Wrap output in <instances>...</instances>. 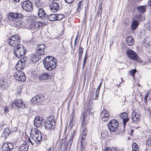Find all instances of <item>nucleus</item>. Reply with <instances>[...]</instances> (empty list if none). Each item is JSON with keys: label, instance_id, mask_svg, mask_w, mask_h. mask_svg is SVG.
I'll return each instance as SVG.
<instances>
[{"label": "nucleus", "instance_id": "f257e3e1", "mask_svg": "<svg viewBox=\"0 0 151 151\" xmlns=\"http://www.w3.org/2000/svg\"><path fill=\"white\" fill-rule=\"evenodd\" d=\"M57 63L56 59L52 56H48L43 60L45 68L49 71H51L56 67Z\"/></svg>", "mask_w": 151, "mask_h": 151}, {"label": "nucleus", "instance_id": "f03ea898", "mask_svg": "<svg viewBox=\"0 0 151 151\" xmlns=\"http://www.w3.org/2000/svg\"><path fill=\"white\" fill-rule=\"evenodd\" d=\"M30 137L33 141L36 143H39L41 142L42 136L40 131L37 129L33 128L31 130Z\"/></svg>", "mask_w": 151, "mask_h": 151}, {"label": "nucleus", "instance_id": "7ed1b4c3", "mask_svg": "<svg viewBox=\"0 0 151 151\" xmlns=\"http://www.w3.org/2000/svg\"><path fill=\"white\" fill-rule=\"evenodd\" d=\"M21 37L19 35L16 34L10 36L7 40V42L9 45L15 47L21 45Z\"/></svg>", "mask_w": 151, "mask_h": 151}, {"label": "nucleus", "instance_id": "20e7f679", "mask_svg": "<svg viewBox=\"0 0 151 151\" xmlns=\"http://www.w3.org/2000/svg\"><path fill=\"white\" fill-rule=\"evenodd\" d=\"M56 124L55 117L53 115L49 116L45 121V127L46 129H53Z\"/></svg>", "mask_w": 151, "mask_h": 151}, {"label": "nucleus", "instance_id": "39448f33", "mask_svg": "<svg viewBox=\"0 0 151 151\" xmlns=\"http://www.w3.org/2000/svg\"><path fill=\"white\" fill-rule=\"evenodd\" d=\"M26 52V48L22 45L15 47L14 49V55L17 58H19L24 56Z\"/></svg>", "mask_w": 151, "mask_h": 151}, {"label": "nucleus", "instance_id": "423d86ee", "mask_svg": "<svg viewBox=\"0 0 151 151\" xmlns=\"http://www.w3.org/2000/svg\"><path fill=\"white\" fill-rule=\"evenodd\" d=\"M126 54L128 57L132 60L136 61L139 63L142 62L137 54L131 49L127 50Z\"/></svg>", "mask_w": 151, "mask_h": 151}, {"label": "nucleus", "instance_id": "0eeeda50", "mask_svg": "<svg viewBox=\"0 0 151 151\" xmlns=\"http://www.w3.org/2000/svg\"><path fill=\"white\" fill-rule=\"evenodd\" d=\"M24 16L20 13L16 12H11L8 14L9 20L12 22H13L19 19H22Z\"/></svg>", "mask_w": 151, "mask_h": 151}, {"label": "nucleus", "instance_id": "6e6552de", "mask_svg": "<svg viewBox=\"0 0 151 151\" xmlns=\"http://www.w3.org/2000/svg\"><path fill=\"white\" fill-rule=\"evenodd\" d=\"M107 124L109 131L111 132H114L117 130L119 126V122L116 119H113L109 122Z\"/></svg>", "mask_w": 151, "mask_h": 151}, {"label": "nucleus", "instance_id": "1a4fd4ad", "mask_svg": "<svg viewBox=\"0 0 151 151\" xmlns=\"http://www.w3.org/2000/svg\"><path fill=\"white\" fill-rule=\"evenodd\" d=\"M21 5L23 9L27 12H31L33 9L32 2L28 0L24 1L22 2Z\"/></svg>", "mask_w": 151, "mask_h": 151}, {"label": "nucleus", "instance_id": "9d476101", "mask_svg": "<svg viewBox=\"0 0 151 151\" xmlns=\"http://www.w3.org/2000/svg\"><path fill=\"white\" fill-rule=\"evenodd\" d=\"M92 113L89 110H87L84 111L83 114L82 121L81 124L86 125L91 115H92Z\"/></svg>", "mask_w": 151, "mask_h": 151}, {"label": "nucleus", "instance_id": "9b49d317", "mask_svg": "<svg viewBox=\"0 0 151 151\" xmlns=\"http://www.w3.org/2000/svg\"><path fill=\"white\" fill-rule=\"evenodd\" d=\"M25 104L22 100L18 99L14 100L11 104L12 107L13 108H23L25 107Z\"/></svg>", "mask_w": 151, "mask_h": 151}, {"label": "nucleus", "instance_id": "f8f14e48", "mask_svg": "<svg viewBox=\"0 0 151 151\" xmlns=\"http://www.w3.org/2000/svg\"><path fill=\"white\" fill-rule=\"evenodd\" d=\"M27 58L23 57L20 59L16 66V68L17 71H20L25 67V63L27 62Z\"/></svg>", "mask_w": 151, "mask_h": 151}, {"label": "nucleus", "instance_id": "ddd939ff", "mask_svg": "<svg viewBox=\"0 0 151 151\" xmlns=\"http://www.w3.org/2000/svg\"><path fill=\"white\" fill-rule=\"evenodd\" d=\"M46 47V45L44 44L37 45L36 52V55L37 56V57L44 55L45 50Z\"/></svg>", "mask_w": 151, "mask_h": 151}, {"label": "nucleus", "instance_id": "4468645a", "mask_svg": "<svg viewBox=\"0 0 151 151\" xmlns=\"http://www.w3.org/2000/svg\"><path fill=\"white\" fill-rule=\"evenodd\" d=\"M15 78L18 81H24L26 79V77L24 73L22 71H17L14 74Z\"/></svg>", "mask_w": 151, "mask_h": 151}, {"label": "nucleus", "instance_id": "2eb2a0df", "mask_svg": "<svg viewBox=\"0 0 151 151\" xmlns=\"http://www.w3.org/2000/svg\"><path fill=\"white\" fill-rule=\"evenodd\" d=\"M66 139H62L59 141L57 146L58 149L62 151H66L68 147V143Z\"/></svg>", "mask_w": 151, "mask_h": 151}, {"label": "nucleus", "instance_id": "dca6fc26", "mask_svg": "<svg viewBox=\"0 0 151 151\" xmlns=\"http://www.w3.org/2000/svg\"><path fill=\"white\" fill-rule=\"evenodd\" d=\"M101 120L104 122L108 121L110 117V114L106 109L103 110L100 114Z\"/></svg>", "mask_w": 151, "mask_h": 151}, {"label": "nucleus", "instance_id": "f3484780", "mask_svg": "<svg viewBox=\"0 0 151 151\" xmlns=\"http://www.w3.org/2000/svg\"><path fill=\"white\" fill-rule=\"evenodd\" d=\"M141 115L138 112L134 110L132 112V120L134 123H138L140 121Z\"/></svg>", "mask_w": 151, "mask_h": 151}, {"label": "nucleus", "instance_id": "a211bd4d", "mask_svg": "<svg viewBox=\"0 0 151 151\" xmlns=\"http://www.w3.org/2000/svg\"><path fill=\"white\" fill-rule=\"evenodd\" d=\"M119 118L123 120L124 127H125L127 123L129 120L128 114L126 112H123L120 114Z\"/></svg>", "mask_w": 151, "mask_h": 151}, {"label": "nucleus", "instance_id": "6ab92c4d", "mask_svg": "<svg viewBox=\"0 0 151 151\" xmlns=\"http://www.w3.org/2000/svg\"><path fill=\"white\" fill-rule=\"evenodd\" d=\"M82 131L81 138V140L85 141L87 135V128L86 125L81 124Z\"/></svg>", "mask_w": 151, "mask_h": 151}, {"label": "nucleus", "instance_id": "aec40b11", "mask_svg": "<svg viewBox=\"0 0 151 151\" xmlns=\"http://www.w3.org/2000/svg\"><path fill=\"white\" fill-rule=\"evenodd\" d=\"M13 147V145L12 143L6 142L1 147V148L3 151H11Z\"/></svg>", "mask_w": 151, "mask_h": 151}, {"label": "nucleus", "instance_id": "412c9836", "mask_svg": "<svg viewBox=\"0 0 151 151\" xmlns=\"http://www.w3.org/2000/svg\"><path fill=\"white\" fill-rule=\"evenodd\" d=\"M43 99V97L41 95H38L32 98L31 100L32 104H36L37 103H40L42 101Z\"/></svg>", "mask_w": 151, "mask_h": 151}, {"label": "nucleus", "instance_id": "4be33fe9", "mask_svg": "<svg viewBox=\"0 0 151 151\" xmlns=\"http://www.w3.org/2000/svg\"><path fill=\"white\" fill-rule=\"evenodd\" d=\"M42 119L41 116H37L35 117L34 121V125L36 127L39 128L42 124Z\"/></svg>", "mask_w": 151, "mask_h": 151}, {"label": "nucleus", "instance_id": "5701e85b", "mask_svg": "<svg viewBox=\"0 0 151 151\" xmlns=\"http://www.w3.org/2000/svg\"><path fill=\"white\" fill-rule=\"evenodd\" d=\"M51 11L53 12H56L59 9V5L58 3L51 2L49 5Z\"/></svg>", "mask_w": 151, "mask_h": 151}, {"label": "nucleus", "instance_id": "b1692460", "mask_svg": "<svg viewBox=\"0 0 151 151\" xmlns=\"http://www.w3.org/2000/svg\"><path fill=\"white\" fill-rule=\"evenodd\" d=\"M51 77V75L46 73H42L38 76V79L40 81L47 80L49 79Z\"/></svg>", "mask_w": 151, "mask_h": 151}, {"label": "nucleus", "instance_id": "393cba45", "mask_svg": "<svg viewBox=\"0 0 151 151\" xmlns=\"http://www.w3.org/2000/svg\"><path fill=\"white\" fill-rule=\"evenodd\" d=\"M38 10L37 15L41 18L46 19L48 17V15L45 12L42 8H39Z\"/></svg>", "mask_w": 151, "mask_h": 151}, {"label": "nucleus", "instance_id": "a878e982", "mask_svg": "<svg viewBox=\"0 0 151 151\" xmlns=\"http://www.w3.org/2000/svg\"><path fill=\"white\" fill-rule=\"evenodd\" d=\"M24 139H23L24 142L26 143L28 145L29 144V145H31L32 146L34 144V142H35L33 141H32L29 136L27 135L26 134L25 136L24 137Z\"/></svg>", "mask_w": 151, "mask_h": 151}, {"label": "nucleus", "instance_id": "bb28decb", "mask_svg": "<svg viewBox=\"0 0 151 151\" xmlns=\"http://www.w3.org/2000/svg\"><path fill=\"white\" fill-rule=\"evenodd\" d=\"M125 41L126 43L128 46H133L134 43V39L131 36H129L126 37Z\"/></svg>", "mask_w": 151, "mask_h": 151}, {"label": "nucleus", "instance_id": "cd10ccee", "mask_svg": "<svg viewBox=\"0 0 151 151\" xmlns=\"http://www.w3.org/2000/svg\"><path fill=\"white\" fill-rule=\"evenodd\" d=\"M139 22L136 19L133 18V21L132 22L131 26V29L132 30H135L139 25Z\"/></svg>", "mask_w": 151, "mask_h": 151}, {"label": "nucleus", "instance_id": "c85d7f7f", "mask_svg": "<svg viewBox=\"0 0 151 151\" xmlns=\"http://www.w3.org/2000/svg\"><path fill=\"white\" fill-rule=\"evenodd\" d=\"M133 18H134V19H136L139 22L144 21L145 19V17L144 16H142V14H136Z\"/></svg>", "mask_w": 151, "mask_h": 151}, {"label": "nucleus", "instance_id": "c756f323", "mask_svg": "<svg viewBox=\"0 0 151 151\" xmlns=\"http://www.w3.org/2000/svg\"><path fill=\"white\" fill-rule=\"evenodd\" d=\"M45 25V22H42L40 21L36 22L34 24V30L38 29Z\"/></svg>", "mask_w": 151, "mask_h": 151}, {"label": "nucleus", "instance_id": "7c9ffc66", "mask_svg": "<svg viewBox=\"0 0 151 151\" xmlns=\"http://www.w3.org/2000/svg\"><path fill=\"white\" fill-rule=\"evenodd\" d=\"M29 145L25 142L23 143L19 146L18 151H28Z\"/></svg>", "mask_w": 151, "mask_h": 151}, {"label": "nucleus", "instance_id": "2f4dec72", "mask_svg": "<svg viewBox=\"0 0 151 151\" xmlns=\"http://www.w3.org/2000/svg\"><path fill=\"white\" fill-rule=\"evenodd\" d=\"M21 19H19L13 22L14 27L16 28H22L23 27V26H22L23 22L21 20Z\"/></svg>", "mask_w": 151, "mask_h": 151}, {"label": "nucleus", "instance_id": "473e14b6", "mask_svg": "<svg viewBox=\"0 0 151 151\" xmlns=\"http://www.w3.org/2000/svg\"><path fill=\"white\" fill-rule=\"evenodd\" d=\"M147 6L146 5L141 6H138L137 9L139 13L141 14L144 13L146 11Z\"/></svg>", "mask_w": 151, "mask_h": 151}, {"label": "nucleus", "instance_id": "72a5a7b5", "mask_svg": "<svg viewBox=\"0 0 151 151\" xmlns=\"http://www.w3.org/2000/svg\"><path fill=\"white\" fill-rule=\"evenodd\" d=\"M83 48L81 47V43L80 45V46L78 50V60L80 61L81 60L83 55Z\"/></svg>", "mask_w": 151, "mask_h": 151}, {"label": "nucleus", "instance_id": "f704fd0d", "mask_svg": "<svg viewBox=\"0 0 151 151\" xmlns=\"http://www.w3.org/2000/svg\"><path fill=\"white\" fill-rule=\"evenodd\" d=\"M76 135V131L74 130L73 132L71 133V136L70 139L68 140V144L70 145V147L73 143V140L74 137Z\"/></svg>", "mask_w": 151, "mask_h": 151}, {"label": "nucleus", "instance_id": "c9c22d12", "mask_svg": "<svg viewBox=\"0 0 151 151\" xmlns=\"http://www.w3.org/2000/svg\"><path fill=\"white\" fill-rule=\"evenodd\" d=\"M102 85V82L101 81L99 84L98 86L95 93V97L93 99L95 100H98V97L100 93V89Z\"/></svg>", "mask_w": 151, "mask_h": 151}, {"label": "nucleus", "instance_id": "e433bc0d", "mask_svg": "<svg viewBox=\"0 0 151 151\" xmlns=\"http://www.w3.org/2000/svg\"><path fill=\"white\" fill-rule=\"evenodd\" d=\"M86 143L85 141L81 140V146L80 148V151H84L85 150Z\"/></svg>", "mask_w": 151, "mask_h": 151}, {"label": "nucleus", "instance_id": "4c0bfd02", "mask_svg": "<svg viewBox=\"0 0 151 151\" xmlns=\"http://www.w3.org/2000/svg\"><path fill=\"white\" fill-rule=\"evenodd\" d=\"M32 21L30 22L29 21L27 23L26 26L27 28L28 29H34V24L33 23V22H34V21L32 20H31Z\"/></svg>", "mask_w": 151, "mask_h": 151}, {"label": "nucleus", "instance_id": "58836bf2", "mask_svg": "<svg viewBox=\"0 0 151 151\" xmlns=\"http://www.w3.org/2000/svg\"><path fill=\"white\" fill-rule=\"evenodd\" d=\"M102 0L101 2V3L99 4V8L97 12V14L99 17H100H100H101L102 10Z\"/></svg>", "mask_w": 151, "mask_h": 151}, {"label": "nucleus", "instance_id": "ea45409f", "mask_svg": "<svg viewBox=\"0 0 151 151\" xmlns=\"http://www.w3.org/2000/svg\"><path fill=\"white\" fill-rule=\"evenodd\" d=\"M132 151H139V149L138 145L135 142H134L132 145Z\"/></svg>", "mask_w": 151, "mask_h": 151}, {"label": "nucleus", "instance_id": "a19ab883", "mask_svg": "<svg viewBox=\"0 0 151 151\" xmlns=\"http://www.w3.org/2000/svg\"><path fill=\"white\" fill-rule=\"evenodd\" d=\"M144 42L145 45L150 46L151 45V40L148 38H146L144 40Z\"/></svg>", "mask_w": 151, "mask_h": 151}, {"label": "nucleus", "instance_id": "79ce46f5", "mask_svg": "<svg viewBox=\"0 0 151 151\" xmlns=\"http://www.w3.org/2000/svg\"><path fill=\"white\" fill-rule=\"evenodd\" d=\"M71 117L70 118V122L69 123V126H70L71 127H73V119L75 116V113H74V111L71 114Z\"/></svg>", "mask_w": 151, "mask_h": 151}, {"label": "nucleus", "instance_id": "37998d69", "mask_svg": "<svg viewBox=\"0 0 151 151\" xmlns=\"http://www.w3.org/2000/svg\"><path fill=\"white\" fill-rule=\"evenodd\" d=\"M55 14H50L49 16H48L47 18L50 21H56V15Z\"/></svg>", "mask_w": 151, "mask_h": 151}, {"label": "nucleus", "instance_id": "c03bdc74", "mask_svg": "<svg viewBox=\"0 0 151 151\" xmlns=\"http://www.w3.org/2000/svg\"><path fill=\"white\" fill-rule=\"evenodd\" d=\"M39 58H37V56L34 54H32L30 57V59L31 61L34 63H35L38 61Z\"/></svg>", "mask_w": 151, "mask_h": 151}, {"label": "nucleus", "instance_id": "a18cd8bd", "mask_svg": "<svg viewBox=\"0 0 151 151\" xmlns=\"http://www.w3.org/2000/svg\"><path fill=\"white\" fill-rule=\"evenodd\" d=\"M55 15L56 21L61 20L64 17V15L63 14H56Z\"/></svg>", "mask_w": 151, "mask_h": 151}, {"label": "nucleus", "instance_id": "49530a36", "mask_svg": "<svg viewBox=\"0 0 151 151\" xmlns=\"http://www.w3.org/2000/svg\"><path fill=\"white\" fill-rule=\"evenodd\" d=\"M137 72V70L136 69L130 70L129 72V75L132 76L134 78L135 77V74Z\"/></svg>", "mask_w": 151, "mask_h": 151}, {"label": "nucleus", "instance_id": "de8ad7c7", "mask_svg": "<svg viewBox=\"0 0 151 151\" xmlns=\"http://www.w3.org/2000/svg\"><path fill=\"white\" fill-rule=\"evenodd\" d=\"M34 4L38 8H39L41 6V3L40 0H34Z\"/></svg>", "mask_w": 151, "mask_h": 151}, {"label": "nucleus", "instance_id": "09e8293b", "mask_svg": "<svg viewBox=\"0 0 151 151\" xmlns=\"http://www.w3.org/2000/svg\"><path fill=\"white\" fill-rule=\"evenodd\" d=\"M6 84V82L4 81V79H2L0 80V86L1 88H5Z\"/></svg>", "mask_w": 151, "mask_h": 151}, {"label": "nucleus", "instance_id": "8fccbe9b", "mask_svg": "<svg viewBox=\"0 0 151 151\" xmlns=\"http://www.w3.org/2000/svg\"><path fill=\"white\" fill-rule=\"evenodd\" d=\"M146 145L148 147L151 146V140L149 139H147L146 140Z\"/></svg>", "mask_w": 151, "mask_h": 151}, {"label": "nucleus", "instance_id": "3c124183", "mask_svg": "<svg viewBox=\"0 0 151 151\" xmlns=\"http://www.w3.org/2000/svg\"><path fill=\"white\" fill-rule=\"evenodd\" d=\"M111 151H121V150L119 149L117 147H112L111 149Z\"/></svg>", "mask_w": 151, "mask_h": 151}, {"label": "nucleus", "instance_id": "603ef678", "mask_svg": "<svg viewBox=\"0 0 151 151\" xmlns=\"http://www.w3.org/2000/svg\"><path fill=\"white\" fill-rule=\"evenodd\" d=\"M82 7H81V6L78 4V7L76 9V12L78 13H80L81 10L82 9Z\"/></svg>", "mask_w": 151, "mask_h": 151}, {"label": "nucleus", "instance_id": "864d4df0", "mask_svg": "<svg viewBox=\"0 0 151 151\" xmlns=\"http://www.w3.org/2000/svg\"><path fill=\"white\" fill-rule=\"evenodd\" d=\"M88 58V55H87V53L86 52L85 55L84 57L83 63L86 64L87 60Z\"/></svg>", "mask_w": 151, "mask_h": 151}, {"label": "nucleus", "instance_id": "5fc2aeb1", "mask_svg": "<svg viewBox=\"0 0 151 151\" xmlns=\"http://www.w3.org/2000/svg\"><path fill=\"white\" fill-rule=\"evenodd\" d=\"M78 5L83 7L84 5V1L82 0L79 1L78 3Z\"/></svg>", "mask_w": 151, "mask_h": 151}, {"label": "nucleus", "instance_id": "6e6d98bb", "mask_svg": "<svg viewBox=\"0 0 151 151\" xmlns=\"http://www.w3.org/2000/svg\"><path fill=\"white\" fill-rule=\"evenodd\" d=\"M4 112L5 113H7L9 111L8 107L7 106H6L4 109Z\"/></svg>", "mask_w": 151, "mask_h": 151}, {"label": "nucleus", "instance_id": "4d7b16f0", "mask_svg": "<svg viewBox=\"0 0 151 151\" xmlns=\"http://www.w3.org/2000/svg\"><path fill=\"white\" fill-rule=\"evenodd\" d=\"M150 91H148L146 93L144 97L147 98L150 94Z\"/></svg>", "mask_w": 151, "mask_h": 151}, {"label": "nucleus", "instance_id": "13d9d810", "mask_svg": "<svg viewBox=\"0 0 151 151\" xmlns=\"http://www.w3.org/2000/svg\"><path fill=\"white\" fill-rule=\"evenodd\" d=\"M74 0H65V2L68 4H71L73 2Z\"/></svg>", "mask_w": 151, "mask_h": 151}, {"label": "nucleus", "instance_id": "bf43d9fd", "mask_svg": "<svg viewBox=\"0 0 151 151\" xmlns=\"http://www.w3.org/2000/svg\"><path fill=\"white\" fill-rule=\"evenodd\" d=\"M148 5L151 7V0H149L148 2Z\"/></svg>", "mask_w": 151, "mask_h": 151}, {"label": "nucleus", "instance_id": "052dcab7", "mask_svg": "<svg viewBox=\"0 0 151 151\" xmlns=\"http://www.w3.org/2000/svg\"><path fill=\"white\" fill-rule=\"evenodd\" d=\"M110 148L109 147H106L104 148V151H109Z\"/></svg>", "mask_w": 151, "mask_h": 151}, {"label": "nucleus", "instance_id": "680f3d73", "mask_svg": "<svg viewBox=\"0 0 151 151\" xmlns=\"http://www.w3.org/2000/svg\"><path fill=\"white\" fill-rule=\"evenodd\" d=\"M90 94L91 95V96L92 97H93L94 96V92L93 91L92 92H91L90 93Z\"/></svg>", "mask_w": 151, "mask_h": 151}, {"label": "nucleus", "instance_id": "e2e57ef3", "mask_svg": "<svg viewBox=\"0 0 151 151\" xmlns=\"http://www.w3.org/2000/svg\"><path fill=\"white\" fill-rule=\"evenodd\" d=\"M77 37H76L74 42V47H75L76 45L77 44V43L76 42V40L77 39Z\"/></svg>", "mask_w": 151, "mask_h": 151}, {"label": "nucleus", "instance_id": "0e129e2a", "mask_svg": "<svg viewBox=\"0 0 151 151\" xmlns=\"http://www.w3.org/2000/svg\"><path fill=\"white\" fill-rule=\"evenodd\" d=\"M85 65H86V64L83 63V66L82 67V69H83L84 68Z\"/></svg>", "mask_w": 151, "mask_h": 151}, {"label": "nucleus", "instance_id": "69168bd1", "mask_svg": "<svg viewBox=\"0 0 151 151\" xmlns=\"http://www.w3.org/2000/svg\"><path fill=\"white\" fill-rule=\"evenodd\" d=\"M20 0H13L14 2H19L20 1Z\"/></svg>", "mask_w": 151, "mask_h": 151}, {"label": "nucleus", "instance_id": "338daca9", "mask_svg": "<svg viewBox=\"0 0 151 151\" xmlns=\"http://www.w3.org/2000/svg\"><path fill=\"white\" fill-rule=\"evenodd\" d=\"M147 98H145V97H144V99H145V101L146 102V103H147Z\"/></svg>", "mask_w": 151, "mask_h": 151}, {"label": "nucleus", "instance_id": "774afa93", "mask_svg": "<svg viewBox=\"0 0 151 151\" xmlns=\"http://www.w3.org/2000/svg\"><path fill=\"white\" fill-rule=\"evenodd\" d=\"M137 9V8H136V7H135L134 9H133V10L132 11V12H134V11L136 10Z\"/></svg>", "mask_w": 151, "mask_h": 151}]
</instances>
